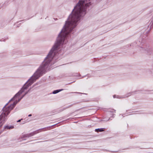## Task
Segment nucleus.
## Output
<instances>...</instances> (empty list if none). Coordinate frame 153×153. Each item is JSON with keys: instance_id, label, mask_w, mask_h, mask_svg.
Returning a JSON list of instances; mask_svg holds the SVG:
<instances>
[{"instance_id": "f257e3e1", "label": "nucleus", "mask_w": 153, "mask_h": 153, "mask_svg": "<svg viewBox=\"0 0 153 153\" xmlns=\"http://www.w3.org/2000/svg\"><path fill=\"white\" fill-rule=\"evenodd\" d=\"M52 59H45L44 62L31 78L25 84L22 88L11 99L3 108L2 113L0 116V127L7 119V116L16 103L27 93L30 88L29 87L36 80L42 76L51 65Z\"/></svg>"}, {"instance_id": "f03ea898", "label": "nucleus", "mask_w": 153, "mask_h": 153, "mask_svg": "<svg viewBox=\"0 0 153 153\" xmlns=\"http://www.w3.org/2000/svg\"><path fill=\"white\" fill-rule=\"evenodd\" d=\"M13 128H14V127L13 126H5L4 127V129H13Z\"/></svg>"}, {"instance_id": "7ed1b4c3", "label": "nucleus", "mask_w": 153, "mask_h": 153, "mask_svg": "<svg viewBox=\"0 0 153 153\" xmlns=\"http://www.w3.org/2000/svg\"><path fill=\"white\" fill-rule=\"evenodd\" d=\"M63 90V89H60V90H55L53 92V94H56L58 93L59 92L61 91H62Z\"/></svg>"}, {"instance_id": "20e7f679", "label": "nucleus", "mask_w": 153, "mask_h": 153, "mask_svg": "<svg viewBox=\"0 0 153 153\" xmlns=\"http://www.w3.org/2000/svg\"><path fill=\"white\" fill-rule=\"evenodd\" d=\"M95 131L97 132H101L103 131L102 128H98L95 129Z\"/></svg>"}, {"instance_id": "39448f33", "label": "nucleus", "mask_w": 153, "mask_h": 153, "mask_svg": "<svg viewBox=\"0 0 153 153\" xmlns=\"http://www.w3.org/2000/svg\"><path fill=\"white\" fill-rule=\"evenodd\" d=\"M113 97L114 98H121L120 97V96H119L115 95L113 96Z\"/></svg>"}, {"instance_id": "423d86ee", "label": "nucleus", "mask_w": 153, "mask_h": 153, "mask_svg": "<svg viewBox=\"0 0 153 153\" xmlns=\"http://www.w3.org/2000/svg\"><path fill=\"white\" fill-rule=\"evenodd\" d=\"M30 136H31V135L28 134H25L23 135V137L24 138L25 137H28Z\"/></svg>"}, {"instance_id": "0eeeda50", "label": "nucleus", "mask_w": 153, "mask_h": 153, "mask_svg": "<svg viewBox=\"0 0 153 153\" xmlns=\"http://www.w3.org/2000/svg\"><path fill=\"white\" fill-rule=\"evenodd\" d=\"M21 120H19L18 121H17V122H20Z\"/></svg>"}, {"instance_id": "6e6552de", "label": "nucleus", "mask_w": 153, "mask_h": 153, "mask_svg": "<svg viewBox=\"0 0 153 153\" xmlns=\"http://www.w3.org/2000/svg\"><path fill=\"white\" fill-rule=\"evenodd\" d=\"M31 116V114H29L28 115V116L29 117H30V116Z\"/></svg>"}]
</instances>
